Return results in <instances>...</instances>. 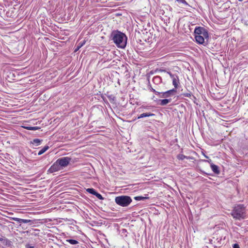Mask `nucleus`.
Here are the masks:
<instances>
[{
	"mask_svg": "<svg viewBox=\"0 0 248 248\" xmlns=\"http://www.w3.org/2000/svg\"><path fill=\"white\" fill-rule=\"evenodd\" d=\"M39 129H40V127H39L38 126H34V127L30 126V128H29L30 130H38Z\"/></svg>",
	"mask_w": 248,
	"mask_h": 248,
	"instance_id": "4be33fe9",
	"label": "nucleus"
},
{
	"mask_svg": "<svg viewBox=\"0 0 248 248\" xmlns=\"http://www.w3.org/2000/svg\"><path fill=\"white\" fill-rule=\"evenodd\" d=\"M95 196L98 198L99 199V200H103V197L102 196V195L101 194H100L99 193H97L96 192V193H95Z\"/></svg>",
	"mask_w": 248,
	"mask_h": 248,
	"instance_id": "412c9836",
	"label": "nucleus"
},
{
	"mask_svg": "<svg viewBox=\"0 0 248 248\" xmlns=\"http://www.w3.org/2000/svg\"><path fill=\"white\" fill-rule=\"evenodd\" d=\"M148 198L147 197H142V196H138V197H135L134 198V199L136 200H137V201H140V200H144V199H147Z\"/></svg>",
	"mask_w": 248,
	"mask_h": 248,
	"instance_id": "aec40b11",
	"label": "nucleus"
},
{
	"mask_svg": "<svg viewBox=\"0 0 248 248\" xmlns=\"http://www.w3.org/2000/svg\"><path fill=\"white\" fill-rule=\"evenodd\" d=\"M115 201L117 204L122 206H127L132 202L130 197L127 196H121L116 197Z\"/></svg>",
	"mask_w": 248,
	"mask_h": 248,
	"instance_id": "7ed1b4c3",
	"label": "nucleus"
},
{
	"mask_svg": "<svg viewBox=\"0 0 248 248\" xmlns=\"http://www.w3.org/2000/svg\"><path fill=\"white\" fill-rule=\"evenodd\" d=\"M231 215L236 219H244L246 217L245 208L242 205H237L233 209Z\"/></svg>",
	"mask_w": 248,
	"mask_h": 248,
	"instance_id": "f03ea898",
	"label": "nucleus"
},
{
	"mask_svg": "<svg viewBox=\"0 0 248 248\" xmlns=\"http://www.w3.org/2000/svg\"><path fill=\"white\" fill-rule=\"evenodd\" d=\"M86 190L89 193L92 194L94 195H95V193H96V191L93 188H88Z\"/></svg>",
	"mask_w": 248,
	"mask_h": 248,
	"instance_id": "6ab92c4d",
	"label": "nucleus"
},
{
	"mask_svg": "<svg viewBox=\"0 0 248 248\" xmlns=\"http://www.w3.org/2000/svg\"><path fill=\"white\" fill-rule=\"evenodd\" d=\"M41 140L39 139H34L31 141L32 144H35L36 145H38L40 144Z\"/></svg>",
	"mask_w": 248,
	"mask_h": 248,
	"instance_id": "a211bd4d",
	"label": "nucleus"
},
{
	"mask_svg": "<svg viewBox=\"0 0 248 248\" xmlns=\"http://www.w3.org/2000/svg\"><path fill=\"white\" fill-rule=\"evenodd\" d=\"M211 167L212 168V170L216 173H219V171L218 169V167L217 165L213 164V163H211Z\"/></svg>",
	"mask_w": 248,
	"mask_h": 248,
	"instance_id": "ddd939ff",
	"label": "nucleus"
},
{
	"mask_svg": "<svg viewBox=\"0 0 248 248\" xmlns=\"http://www.w3.org/2000/svg\"><path fill=\"white\" fill-rule=\"evenodd\" d=\"M13 219L16 221L19 222V223H27L30 222L31 221V220L30 219H21V218H16V217H14L13 218Z\"/></svg>",
	"mask_w": 248,
	"mask_h": 248,
	"instance_id": "9d476101",
	"label": "nucleus"
},
{
	"mask_svg": "<svg viewBox=\"0 0 248 248\" xmlns=\"http://www.w3.org/2000/svg\"><path fill=\"white\" fill-rule=\"evenodd\" d=\"M154 115H155V114L151 113H143L138 116V119H140L145 117L152 116Z\"/></svg>",
	"mask_w": 248,
	"mask_h": 248,
	"instance_id": "f8f14e48",
	"label": "nucleus"
},
{
	"mask_svg": "<svg viewBox=\"0 0 248 248\" xmlns=\"http://www.w3.org/2000/svg\"><path fill=\"white\" fill-rule=\"evenodd\" d=\"M171 101V99H165L160 100V105L161 106H165L168 104L169 103H170Z\"/></svg>",
	"mask_w": 248,
	"mask_h": 248,
	"instance_id": "9b49d317",
	"label": "nucleus"
},
{
	"mask_svg": "<svg viewBox=\"0 0 248 248\" xmlns=\"http://www.w3.org/2000/svg\"><path fill=\"white\" fill-rule=\"evenodd\" d=\"M66 241L68 242L69 243L72 245H76L78 243V241L73 239L67 240Z\"/></svg>",
	"mask_w": 248,
	"mask_h": 248,
	"instance_id": "f3484780",
	"label": "nucleus"
},
{
	"mask_svg": "<svg viewBox=\"0 0 248 248\" xmlns=\"http://www.w3.org/2000/svg\"><path fill=\"white\" fill-rule=\"evenodd\" d=\"M48 146H46L45 147H44L43 149H42L38 153V155H40L42 154H43V153H44L48 149Z\"/></svg>",
	"mask_w": 248,
	"mask_h": 248,
	"instance_id": "2eb2a0df",
	"label": "nucleus"
},
{
	"mask_svg": "<svg viewBox=\"0 0 248 248\" xmlns=\"http://www.w3.org/2000/svg\"><path fill=\"white\" fill-rule=\"evenodd\" d=\"M85 42H83L82 43V44H78V46H79L80 47H81L84 44Z\"/></svg>",
	"mask_w": 248,
	"mask_h": 248,
	"instance_id": "cd10ccee",
	"label": "nucleus"
},
{
	"mask_svg": "<svg viewBox=\"0 0 248 248\" xmlns=\"http://www.w3.org/2000/svg\"><path fill=\"white\" fill-rule=\"evenodd\" d=\"M62 169L59 164H57V161H56L48 169V172L49 173H53L57 171H59Z\"/></svg>",
	"mask_w": 248,
	"mask_h": 248,
	"instance_id": "0eeeda50",
	"label": "nucleus"
},
{
	"mask_svg": "<svg viewBox=\"0 0 248 248\" xmlns=\"http://www.w3.org/2000/svg\"><path fill=\"white\" fill-rule=\"evenodd\" d=\"M113 40L115 44L120 47L124 48L126 44V37L124 34L120 32H114Z\"/></svg>",
	"mask_w": 248,
	"mask_h": 248,
	"instance_id": "f257e3e1",
	"label": "nucleus"
},
{
	"mask_svg": "<svg viewBox=\"0 0 248 248\" xmlns=\"http://www.w3.org/2000/svg\"><path fill=\"white\" fill-rule=\"evenodd\" d=\"M5 239L4 237H0V241L2 242Z\"/></svg>",
	"mask_w": 248,
	"mask_h": 248,
	"instance_id": "393cba45",
	"label": "nucleus"
},
{
	"mask_svg": "<svg viewBox=\"0 0 248 248\" xmlns=\"http://www.w3.org/2000/svg\"><path fill=\"white\" fill-rule=\"evenodd\" d=\"M153 91L155 93L156 95H159L160 97L162 98H169L171 96L174 95L175 90L174 89L169 90L168 91L160 93L155 91L154 89H152Z\"/></svg>",
	"mask_w": 248,
	"mask_h": 248,
	"instance_id": "20e7f679",
	"label": "nucleus"
},
{
	"mask_svg": "<svg viewBox=\"0 0 248 248\" xmlns=\"http://www.w3.org/2000/svg\"><path fill=\"white\" fill-rule=\"evenodd\" d=\"M57 164H59L61 167L63 169L66 167L71 161V158L68 157H63L57 160Z\"/></svg>",
	"mask_w": 248,
	"mask_h": 248,
	"instance_id": "39448f33",
	"label": "nucleus"
},
{
	"mask_svg": "<svg viewBox=\"0 0 248 248\" xmlns=\"http://www.w3.org/2000/svg\"><path fill=\"white\" fill-rule=\"evenodd\" d=\"M177 158L180 160H183L185 158L188 159V158H190L189 157H187V156H185V155H182V154H179L178 155H177Z\"/></svg>",
	"mask_w": 248,
	"mask_h": 248,
	"instance_id": "dca6fc26",
	"label": "nucleus"
},
{
	"mask_svg": "<svg viewBox=\"0 0 248 248\" xmlns=\"http://www.w3.org/2000/svg\"><path fill=\"white\" fill-rule=\"evenodd\" d=\"M2 243L7 246H11L12 245V242L8 240V239L6 238L3 240V241L2 242Z\"/></svg>",
	"mask_w": 248,
	"mask_h": 248,
	"instance_id": "4468645a",
	"label": "nucleus"
},
{
	"mask_svg": "<svg viewBox=\"0 0 248 248\" xmlns=\"http://www.w3.org/2000/svg\"><path fill=\"white\" fill-rule=\"evenodd\" d=\"M233 248H240L239 246L237 244H234L233 245Z\"/></svg>",
	"mask_w": 248,
	"mask_h": 248,
	"instance_id": "b1692460",
	"label": "nucleus"
},
{
	"mask_svg": "<svg viewBox=\"0 0 248 248\" xmlns=\"http://www.w3.org/2000/svg\"><path fill=\"white\" fill-rule=\"evenodd\" d=\"M24 127L27 130H29V128H30V126H24Z\"/></svg>",
	"mask_w": 248,
	"mask_h": 248,
	"instance_id": "c85d7f7f",
	"label": "nucleus"
},
{
	"mask_svg": "<svg viewBox=\"0 0 248 248\" xmlns=\"http://www.w3.org/2000/svg\"><path fill=\"white\" fill-rule=\"evenodd\" d=\"M240 1H242L243 0H238Z\"/></svg>",
	"mask_w": 248,
	"mask_h": 248,
	"instance_id": "7c9ffc66",
	"label": "nucleus"
},
{
	"mask_svg": "<svg viewBox=\"0 0 248 248\" xmlns=\"http://www.w3.org/2000/svg\"><path fill=\"white\" fill-rule=\"evenodd\" d=\"M80 47H81L79 46H78V47L76 49L75 51H77V50H78L79 49V48H80Z\"/></svg>",
	"mask_w": 248,
	"mask_h": 248,
	"instance_id": "bb28decb",
	"label": "nucleus"
},
{
	"mask_svg": "<svg viewBox=\"0 0 248 248\" xmlns=\"http://www.w3.org/2000/svg\"><path fill=\"white\" fill-rule=\"evenodd\" d=\"M195 35H203V36H207L208 32L205 30V29H204L202 27H197L195 28L194 31Z\"/></svg>",
	"mask_w": 248,
	"mask_h": 248,
	"instance_id": "423d86ee",
	"label": "nucleus"
},
{
	"mask_svg": "<svg viewBox=\"0 0 248 248\" xmlns=\"http://www.w3.org/2000/svg\"><path fill=\"white\" fill-rule=\"evenodd\" d=\"M80 47H81L79 46H78V47L76 49L75 51H77V50H78L79 49V48H80Z\"/></svg>",
	"mask_w": 248,
	"mask_h": 248,
	"instance_id": "a878e982",
	"label": "nucleus"
},
{
	"mask_svg": "<svg viewBox=\"0 0 248 248\" xmlns=\"http://www.w3.org/2000/svg\"><path fill=\"white\" fill-rule=\"evenodd\" d=\"M208 37V34L207 36H203V35H195L196 41L200 44H203L204 43V39Z\"/></svg>",
	"mask_w": 248,
	"mask_h": 248,
	"instance_id": "6e6552de",
	"label": "nucleus"
},
{
	"mask_svg": "<svg viewBox=\"0 0 248 248\" xmlns=\"http://www.w3.org/2000/svg\"><path fill=\"white\" fill-rule=\"evenodd\" d=\"M207 162H209V163H210V164H211V163H211V160H207Z\"/></svg>",
	"mask_w": 248,
	"mask_h": 248,
	"instance_id": "c756f323",
	"label": "nucleus"
},
{
	"mask_svg": "<svg viewBox=\"0 0 248 248\" xmlns=\"http://www.w3.org/2000/svg\"><path fill=\"white\" fill-rule=\"evenodd\" d=\"M170 77L172 78V83L175 88H177L179 83L178 78L173 75L170 74Z\"/></svg>",
	"mask_w": 248,
	"mask_h": 248,
	"instance_id": "1a4fd4ad",
	"label": "nucleus"
},
{
	"mask_svg": "<svg viewBox=\"0 0 248 248\" xmlns=\"http://www.w3.org/2000/svg\"><path fill=\"white\" fill-rule=\"evenodd\" d=\"M183 95L186 97H190L191 94L189 93H185L183 94Z\"/></svg>",
	"mask_w": 248,
	"mask_h": 248,
	"instance_id": "5701e85b",
	"label": "nucleus"
}]
</instances>
